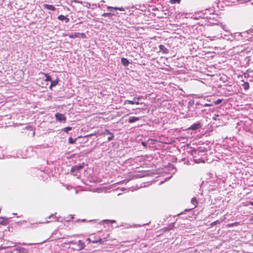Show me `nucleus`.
I'll list each match as a JSON object with an SVG mask.
<instances>
[{
  "mask_svg": "<svg viewBox=\"0 0 253 253\" xmlns=\"http://www.w3.org/2000/svg\"><path fill=\"white\" fill-rule=\"evenodd\" d=\"M54 218H55V221L57 220L56 217H55Z\"/></svg>",
  "mask_w": 253,
  "mask_h": 253,
  "instance_id": "51",
  "label": "nucleus"
},
{
  "mask_svg": "<svg viewBox=\"0 0 253 253\" xmlns=\"http://www.w3.org/2000/svg\"><path fill=\"white\" fill-rule=\"evenodd\" d=\"M219 223V221H218V220H217V221H215V222H212V224H215V223Z\"/></svg>",
  "mask_w": 253,
  "mask_h": 253,
  "instance_id": "45",
  "label": "nucleus"
},
{
  "mask_svg": "<svg viewBox=\"0 0 253 253\" xmlns=\"http://www.w3.org/2000/svg\"><path fill=\"white\" fill-rule=\"evenodd\" d=\"M71 2H77V3H83L82 1H80L79 0H71Z\"/></svg>",
  "mask_w": 253,
  "mask_h": 253,
  "instance_id": "38",
  "label": "nucleus"
},
{
  "mask_svg": "<svg viewBox=\"0 0 253 253\" xmlns=\"http://www.w3.org/2000/svg\"><path fill=\"white\" fill-rule=\"evenodd\" d=\"M78 138H76L75 139L72 138L71 137H69L68 139V142L70 144H75L76 143V140Z\"/></svg>",
  "mask_w": 253,
  "mask_h": 253,
  "instance_id": "25",
  "label": "nucleus"
},
{
  "mask_svg": "<svg viewBox=\"0 0 253 253\" xmlns=\"http://www.w3.org/2000/svg\"><path fill=\"white\" fill-rule=\"evenodd\" d=\"M68 36L70 38H84L85 37V35L84 33H74L69 34Z\"/></svg>",
  "mask_w": 253,
  "mask_h": 253,
  "instance_id": "5",
  "label": "nucleus"
},
{
  "mask_svg": "<svg viewBox=\"0 0 253 253\" xmlns=\"http://www.w3.org/2000/svg\"><path fill=\"white\" fill-rule=\"evenodd\" d=\"M58 19L61 21H64L65 23H67L69 22V18L63 15H60L58 16Z\"/></svg>",
  "mask_w": 253,
  "mask_h": 253,
  "instance_id": "14",
  "label": "nucleus"
},
{
  "mask_svg": "<svg viewBox=\"0 0 253 253\" xmlns=\"http://www.w3.org/2000/svg\"><path fill=\"white\" fill-rule=\"evenodd\" d=\"M45 77H46V79L45 80V81H47V82L50 81V82H51L52 81L51 77L49 75H48L47 74H46L45 75Z\"/></svg>",
  "mask_w": 253,
  "mask_h": 253,
  "instance_id": "29",
  "label": "nucleus"
},
{
  "mask_svg": "<svg viewBox=\"0 0 253 253\" xmlns=\"http://www.w3.org/2000/svg\"><path fill=\"white\" fill-rule=\"evenodd\" d=\"M159 49L160 52L164 54L168 53L169 51V50L165 45L162 44L159 45Z\"/></svg>",
  "mask_w": 253,
  "mask_h": 253,
  "instance_id": "10",
  "label": "nucleus"
},
{
  "mask_svg": "<svg viewBox=\"0 0 253 253\" xmlns=\"http://www.w3.org/2000/svg\"><path fill=\"white\" fill-rule=\"evenodd\" d=\"M191 203L193 205V208H192V209L195 208L197 207L198 202L195 197H194L191 199Z\"/></svg>",
  "mask_w": 253,
  "mask_h": 253,
  "instance_id": "21",
  "label": "nucleus"
},
{
  "mask_svg": "<svg viewBox=\"0 0 253 253\" xmlns=\"http://www.w3.org/2000/svg\"><path fill=\"white\" fill-rule=\"evenodd\" d=\"M92 135H93V134L92 133V134H90L86 135L85 137L91 136Z\"/></svg>",
  "mask_w": 253,
  "mask_h": 253,
  "instance_id": "42",
  "label": "nucleus"
},
{
  "mask_svg": "<svg viewBox=\"0 0 253 253\" xmlns=\"http://www.w3.org/2000/svg\"><path fill=\"white\" fill-rule=\"evenodd\" d=\"M226 88H232V87H231V86H227V85H226Z\"/></svg>",
  "mask_w": 253,
  "mask_h": 253,
  "instance_id": "46",
  "label": "nucleus"
},
{
  "mask_svg": "<svg viewBox=\"0 0 253 253\" xmlns=\"http://www.w3.org/2000/svg\"><path fill=\"white\" fill-rule=\"evenodd\" d=\"M150 223V222H149V223H148L144 224V225H148V224L149 223Z\"/></svg>",
  "mask_w": 253,
  "mask_h": 253,
  "instance_id": "50",
  "label": "nucleus"
},
{
  "mask_svg": "<svg viewBox=\"0 0 253 253\" xmlns=\"http://www.w3.org/2000/svg\"><path fill=\"white\" fill-rule=\"evenodd\" d=\"M103 222H105V223H115L116 222V221L114 220H108V219H105V220H103Z\"/></svg>",
  "mask_w": 253,
  "mask_h": 253,
  "instance_id": "28",
  "label": "nucleus"
},
{
  "mask_svg": "<svg viewBox=\"0 0 253 253\" xmlns=\"http://www.w3.org/2000/svg\"><path fill=\"white\" fill-rule=\"evenodd\" d=\"M51 216H52V215H51L50 216H49L48 218H50Z\"/></svg>",
  "mask_w": 253,
  "mask_h": 253,
  "instance_id": "52",
  "label": "nucleus"
},
{
  "mask_svg": "<svg viewBox=\"0 0 253 253\" xmlns=\"http://www.w3.org/2000/svg\"><path fill=\"white\" fill-rule=\"evenodd\" d=\"M72 129V127L70 126L65 127L63 130L65 132H68L69 131L71 130Z\"/></svg>",
  "mask_w": 253,
  "mask_h": 253,
  "instance_id": "32",
  "label": "nucleus"
},
{
  "mask_svg": "<svg viewBox=\"0 0 253 253\" xmlns=\"http://www.w3.org/2000/svg\"><path fill=\"white\" fill-rule=\"evenodd\" d=\"M59 82V80L58 79H57L56 80L54 81L52 80L51 81V84L49 86V88L51 89L52 87L56 86L58 84Z\"/></svg>",
  "mask_w": 253,
  "mask_h": 253,
  "instance_id": "17",
  "label": "nucleus"
},
{
  "mask_svg": "<svg viewBox=\"0 0 253 253\" xmlns=\"http://www.w3.org/2000/svg\"><path fill=\"white\" fill-rule=\"evenodd\" d=\"M78 221H80V219H78ZM81 221L82 222H84V221H86V220L85 219H83L81 220Z\"/></svg>",
  "mask_w": 253,
  "mask_h": 253,
  "instance_id": "43",
  "label": "nucleus"
},
{
  "mask_svg": "<svg viewBox=\"0 0 253 253\" xmlns=\"http://www.w3.org/2000/svg\"><path fill=\"white\" fill-rule=\"evenodd\" d=\"M17 250L19 253H28V250L23 247H18Z\"/></svg>",
  "mask_w": 253,
  "mask_h": 253,
  "instance_id": "18",
  "label": "nucleus"
},
{
  "mask_svg": "<svg viewBox=\"0 0 253 253\" xmlns=\"http://www.w3.org/2000/svg\"><path fill=\"white\" fill-rule=\"evenodd\" d=\"M202 155L201 153H200L199 155H197V157L196 158H200V157Z\"/></svg>",
  "mask_w": 253,
  "mask_h": 253,
  "instance_id": "44",
  "label": "nucleus"
},
{
  "mask_svg": "<svg viewBox=\"0 0 253 253\" xmlns=\"http://www.w3.org/2000/svg\"><path fill=\"white\" fill-rule=\"evenodd\" d=\"M85 164L82 163L79 165H75L72 167L71 172L74 175H77V173L82 170L84 167Z\"/></svg>",
  "mask_w": 253,
  "mask_h": 253,
  "instance_id": "2",
  "label": "nucleus"
},
{
  "mask_svg": "<svg viewBox=\"0 0 253 253\" xmlns=\"http://www.w3.org/2000/svg\"><path fill=\"white\" fill-rule=\"evenodd\" d=\"M121 61L122 63H129L128 61L126 59L124 58H122Z\"/></svg>",
  "mask_w": 253,
  "mask_h": 253,
  "instance_id": "34",
  "label": "nucleus"
},
{
  "mask_svg": "<svg viewBox=\"0 0 253 253\" xmlns=\"http://www.w3.org/2000/svg\"><path fill=\"white\" fill-rule=\"evenodd\" d=\"M250 45L252 47H253V39H252V41L251 42Z\"/></svg>",
  "mask_w": 253,
  "mask_h": 253,
  "instance_id": "41",
  "label": "nucleus"
},
{
  "mask_svg": "<svg viewBox=\"0 0 253 253\" xmlns=\"http://www.w3.org/2000/svg\"><path fill=\"white\" fill-rule=\"evenodd\" d=\"M43 7L44 9H46L51 11H55L56 10V8L53 5L48 4H44L43 5Z\"/></svg>",
  "mask_w": 253,
  "mask_h": 253,
  "instance_id": "11",
  "label": "nucleus"
},
{
  "mask_svg": "<svg viewBox=\"0 0 253 253\" xmlns=\"http://www.w3.org/2000/svg\"><path fill=\"white\" fill-rule=\"evenodd\" d=\"M102 16L107 17L109 20L115 21L116 20V17L119 16V15L118 13L106 12L102 14Z\"/></svg>",
  "mask_w": 253,
  "mask_h": 253,
  "instance_id": "3",
  "label": "nucleus"
},
{
  "mask_svg": "<svg viewBox=\"0 0 253 253\" xmlns=\"http://www.w3.org/2000/svg\"><path fill=\"white\" fill-rule=\"evenodd\" d=\"M152 141V140H148L147 141H142V142H141V144H142V145L144 147H145V148H146V147H147V144H148V143L149 141Z\"/></svg>",
  "mask_w": 253,
  "mask_h": 253,
  "instance_id": "26",
  "label": "nucleus"
},
{
  "mask_svg": "<svg viewBox=\"0 0 253 253\" xmlns=\"http://www.w3.org/2000/svg\"><path fill=\"white\" fill-rule=\"evenodd\" d=\"M107 10H110L111 12H113L114 10H119L120 11H124L125 10V9L122 7H112V6H108L107 7Z\"/></svg>",
  "mask_w": 253,
  "mask_h": 253,
  "instance_id": "9",
  "label": "nucleus"
},
{
  "mask_svg": "<svg viewBox=\"0 0 253 253\" xmlns=\"http://www.w3.org/2000/svg\"><path fill=\"white\" fill-rule=\"evenodd\" d=\"M75 244H76L78 246V250H81L84 248L85 244L84 242H83L81 240H79L77 242H76Z\"/></svg>",
  "mask_w": 253,
  "mask_h": 253,
  "instance_id": "7",
  "label": "nucleus"
},
{
  "mask_svg": "<svg viewBox=\"0 0 253 253\" xmlns=\"http://www.w3.org/2000/svg\"><path fill=\"white\" fill-rule=\"evenodd\" d=\"M222 99H218L217 100L214 101V103L215 105H218L222 102Z\"/></svg>",
  "mask_w": 253,
  "mask_h": 253,
  "instance_id": "30",
  "label": "nucleus"
},
{
  "mask_svg": "<svg viewBox=\"0 0 253 253\" xmlns=\"http://www.w3.org/2000/svg\"><path fill=\"white\" fill-rule=\"evenodd\" d=\"M136 99V97H134L133 98V101H131V100H126V102H127L128 104H136V105H138L139 104V102L138 101H135V99Z\"/></svg>",
  "mask_w": 253,
  "mask_h": 253,
  "instance_id": "23",
  "label": "nucleus"
},
{
  "mask_svg": "<svg viewBox=\"0 0 253 253\" xmlns=\"http://www.w3.org/2000/svg\"><path fill=\"white\" fill-rule=\"evenodd\" d=\"M203 126V124L201 122H197L192 125L190 126L188 128V129L196 131L198 129L201 128Z\"/></svg>",
  "mask_w": 253,
  "mask_h": 253,
  "instance_id": "4",
  "label": "nucleus"
},
{
  "mask_svg": "<svg viewBox=\"0 0 253 253\" xmlns=\"http://www.w3.org/2000/svg\"><path fill=\"white\" fill-rule=\"evenodd\" d=\"M110 135H111V136L108 137V140L109 141H110L114 139V137L113 133H111Z\"/></svg>",
  "mask_w": 253,
  "mask_h": 253,
  "instance_id": "33",
  "label": "nucleus"
},
{
  "mask_svg": "<svg viewBox=\"0 0 253 253\" xmlns=\"http://www.w3.org/2000/svg\"><path fill=\"white\" fill-rule=\"evenodd\" d=\"M106 241V239L105 238H96L95 239L91 240V242L93 243H98L99 244H102L105 241Z\"/></svg>",
  "mask_w": 253,
  "mask_h": 253,
  "instance_id": "8",
  "label": "nucleus"
},
{
  "mask_svg": "<svg viewBox=\"0 0 253 253\" xmlns=\"http://www.w3.org/2000/svg\"><path fill=\"white\" fill-rule=\"evenodd\" d=\"M112 133V132H111L109 130L107 129H105L104 131L103 132H102V134H110Z\"/></svg>",
  "mask_w": 253,
  "mask_h": 253,
  "instance_id": "31",
  "label": "nucleus"
},
{
  "mask_svg": "<svg viewBox=\"0 0 253 253\" xmlns=\"http://www.w3.org/2000/svg\"><path fill=\"white\" fill-rule=\"evenodd\" d=\"M211 106V104L205 103V104H201L200 102H197L196 103V108H199V109L201 108L202 106L204 107V106Z\"/></svg>",
  "mask_w": 253,
  "mask_h": 253,
  "instance_id": "16",
  "label": "nucleus"
},
{
  "mask_svg": "<svg viewBox=\"0 0 253 253\" xmlns=\"http://www.w3.org/2000/svg\"><path fill=\"white\" fill-rule=\"evenodd\" d=\"M249 52H250V50H248V48H246V49H244V50H242V52L244 54L245 53H248Z\"/></svg>",
  "mask_w": 253,
  "mask_h": 253,
  "instance_id": "35",
  "label": "nucleus"
},
{
  "mask_svg": "<svg viewBox=\"0 0 253 253\" xmlns=\"http://www.w3.org/2000/svg\"><path fill=\"white\" fill-rule=\"evenodd\" d=\"M253 76V73H252Z\"/></svg>",
  "mask_w": 253,
  "mask_h": 253,
  "instance_id": "54",
  "label": "nucleus"
},
{
  "mask_svg": "<svg viewBox=\"0 0 253 253\" xmlns=\"http://www.w3.org/2000/svg\"><path fill=\"white\" fill-rule=\"evenodd\" d=\"M239 225V222H235L234 223H228L226 225L227 227H232L234 226H237Z\"/></svg>",
  "mask_w": 253,
  "mask_h": 253,
  "instance_id": "24",
  "label": "nucleus"
},
{
  "mask_svg": "<svg viewBox=\"0 0 253 253\" xmlns=\"http://www.w3.org/2000/svg\"><path fill=\"white\" fill-rule=\"evenodd\" d=\"M148 175V173L147 172H144L140 173H138L134 175L133 177L135 178H141Z\"/></svg>",
  "mask_w": 253,
  "mask_h": 253,
  "instance_id": "15",
  "label": "nucleus"
},
{
  "mask_svg": "<svg viewBox=\"0 0 253 253\" xmlns=\"http://www.w3.org/2000/svg\"><path fill=\"white\" fill-rule=\"evenodd\" d=\"M184 68L186 69H188V70L191 71H197V67L196 66H194L193 64H185Z\"/></svg>",
  "mask_w": 253,
  "mask_h": 253,
  "instance_id": "13",
  "label": "nucleus"
},
{
  "mask_svg": "<svg viewBox=\"0 0 253 253\" xmlns=\"http://www.w3.org/2000/svg\"><path fill=\"white\" fill-rule=\"evenodd\" d=\"M242 86L245 90H247L250 88V84L248 82H244L243 84H242Z\"/></svg>",
  "mask_w": 253,
  "mask_h": 253,
  "instance_id": "20",
  "label": "nucleus"
},
{
  "mask_svg": "<svg viewBox=\"0 0 253 253\" xmlns=\"http://www.w3.org/2000/svg\"><path fill=\"white\" fill-rule=\"evenodd\" d=\"M140 119V117L131 116L128 119V122L129 123H133Z\"/></svg>",
  "mask_w": 253,
  "mask_h": 253,
  "instance_id": "12",
  "label": "nucleus"
},
{
  "mask_svg": "<svg viewBox=\"0 0 253 253\" xmlns=\"http://www.w3.org/2000/svg\"><path fill=\"white\" fill-rule=\"evenodd\" d=\"M181 0H169V2L171 4H175V3H180Z\"/></svg>",
  "mask_w": 253,
  "mask_h": 253,
  "instance_id": "27",
  "label": "nucleus"
},
{
  "mask_svg": "<svg viewBox=\"0 0 253 253\" xmlns=\"http://www.w3.org/2000/svg\"><path fill=\"white\" fill-rule=\"evenodd\" d=\"M140 98V97H138V98H137V100H138V99H139Z\"/></svg>",
  "mask_w": 253,
  "mask_h": 253,
  "instance_id": "53",
  "label": "nucleus"
},
{
  "mask_svg": "<svg viewBox=\"0 0 253 253\" xmlns=\"http://www.w3.org/2000/svg\"><path fill=\"white\" fill-rule=\"evenodd\" d=\"M193 102H194V101H192V103L191 102V101H190L189 102V104H192Z\"/></svg>",
  "mask_w": 253,
  "mask_h": 253,
  "instance_id": "48",
  "label": "nucleus"
},
{
  "mask_svg": "<svg viewBox=\"0 0 253 253\" xmlns=\"http://www.w3.org/2000/svg\"><path fill=\"white\" fill-rule=\"evenodd\" d=\"M252 73H253V70H248L246 73H244V76L245 78L248 77H253Z\"/></svg>",
  "mask_w": 253,
  "mask_h": 253,
  "instance_id": "19",
  "label": "nucleus"
},
{
  "mask_svg": "<svg viewBox=\"0 0 253 253\" xmlns=\"http://www.w3.org/2000/svg\"><path fill=\"white\" fill-rule=\"evenodd\" d=\"M219 117V115L218 114H214L212 119L214 120H218L217 118Z\"/></svg>",
  "mask_w": 253,
  "mask_h": 253,
  "instance_id": "37",
  "label": "nucleus"
},
{
  "mask_svg": "<svg viewBox=\"0 0 253 253\" xmlns=\"http://www.w3.org/2000/svg\"><path fill=\"white\" fill-rule=\"evenodd\" d=\"M207 151V149L206 148L200 147L197 149H194L191 150V154L194 158V160L196 163H204L205 161L201 158H196L197 155L200 153H204Z\"/></svg>",
  "mask_w": 253,
  "mask_h": 253,
  "instance_id": "1",
  "label": "nucleus"
},
{
  "mask_svg": "<svg viewBox=\"0 0 253 253\" xmlns=\"http://www.w3.org/2000/svg\"><path fill=\"white\" fill-rule=\"evenodd\" d=\"M0 224L5 225L8 223V219H3V218H0Z\"/></svg>",
  "mask_w": 253,
  "mask_h": 253,
  "instance_id": "22",
  "label": "nucleus"
},
{
  "mask_svg": "<svg viewBox=\"0 0 253 253\" xmlns=\"http://www.w3.org/2000/svg\"><path fill=\"white\" fill-rule=\"evenodd\" d=\"M171 168H172L171 172L173 174L176 172V169L173 165L171 166Z\"/></svg>",
  "mask_w": 253,
  "mask_h": 253,
  "instance_id": "36",
  "label": "nucleus"
},
{
  "mask_svg": "<svg viewBox=\"0 0 253 253\" xmlns=\"http://www.w3.org/2000/svg\"><path fill=\"white\" fill-rule=\"evenodd\" d=\"M86 242H87L88 243L91 242V239L90 238H88L86 239Z\"/></svg>",
  "mask_w": 253,
  "mask_h": 253,
  "instance_id": "40",
  "label": "nucleus"
},
{
  "mask_svg": "<svg viewBox=\"0 0 253 253\" xmlns=\"http://www.w3.org/2000/svg\"><path fill=\"white\" fill-rule=\"evenodd\" d=\"M55 117L56 120L60 122H66V118L63 114L57 113L55 114Z\"/></svg>",
  "mask_w": 253,
  "mask_h": 253,
  "instance_id": "6",
  "label": "nucleus"
},
{
  "mask_svg": "<svg viewBox=\"0 0 253 253\" xmlns=\"http://www.w3.org/2000/svg\"><path fill=\"white\" fill-rule=\"evenodd\" d=\"M124 65V67H126V66H127L128 65V64H123Z\"/></svg>",
  "mask_w": 253,
  "mask_h": 253,
  "instance_id": "47",
  "label": "nucleus"
},
{
  "mask_svg": "<svg viewBox=\"0 0 253 253\" xmlns=\"http://www.w3.org/2000/svg\"><path fill=\"white\" fill-rule=\"evenodd\" d=\"M250 205H253V202H250Z\"/></svg>",
  "mask_w": 253,
  "mask_h": 253,
  "instance_id": "49",
  "label": "nucleus"
},
{
  "mask_svg": "<svg viewBox=\"0 0 253 253\" xmlns=\"http://www.w3.org/2000/svg\"><path fill=\"white\" fill-rule=\"evenodd\" d=\"M228 0L230 2H233V3H235V2H239L240 0Z\"/></svg>",
  "mask_w": 253,
  "mask_h": 253,
  "instance_id": "39",
  "label": "nucleus"
}]
</instances>
